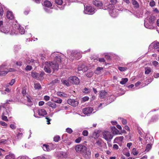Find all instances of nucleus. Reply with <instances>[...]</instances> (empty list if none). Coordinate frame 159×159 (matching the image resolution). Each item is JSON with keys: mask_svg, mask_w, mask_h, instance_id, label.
I'll list each match as a JSON object with an SVG mask.
<instances>
[{"mask_svg": "<svg viewBox=\"0 0 159 159\" xmlns=\"http://www.w3.org/2000/svg\"><path fill=\"white\" fill-rule=\"evenodd\" d=\"M84 67V66H79L78 67V69L79 71L83 70V67Z\"/></svg>", "mask_w": 159, "mask_h": 159, "instance_id": "obj_60", "label": "nucleus"}, {"mask_svg": "<svg viewBox=\"0 0 159 159\" xmlns=\"http://www.w3.org/2000/svg\"><path fill=\"white\" fill-rule=\"evenodd\" d=\"M68 80L70 83L75 84H78L80 82L79 79L75 76L69 77Z\"/></svg>", "mask_w": 159, "mask_h": 159, "instance_id": "obj_10", "label": "nucleus"}, {"mask_svg": "<svg viewBox=\"0 0 159 159\" xmlns=\"http://www.w3.org/2000/svg\"><path fill=\"white\" fill-rule=\"evenodd\" d=\"M18 159H26V157L25 156H21L18 157Z\"/></svg>", "mask_w": 159, "mask_h": 159, "instance_id": "obj_64", "label": "nucleus"}, {"mask_svg": "<svg viewBox=\"0 0 159 159\" xmlns=\"http://www.w3.org/2000/svg\"><path fill=\"white\" fill-rule=\"evenodd\" d=\"M99 96L101 99H105L108 96L107 93L104 90H101L100 92Z\"/></svg>", "mask_w": 159, "mask_h": 159, "instance_id": "obj_15", "label": "nucleus"}, {"mask_svg": "<svg viewBox=\"0 0 159 159\" xmlns=\"http://www.w3.org/2000/svg\"><path fill=\"white\" fill-rule=\"evenodd\" d=\"M5 65H2L0 66V76H4L8 72H12L15 71L13 68L7 69L5 67Z\"/></svg>", "mask_w": 159, "mask_h": 159, "instance_id": "obj_4", "label": "nucleus"}, {"mask_svg": "<svg viewBox=\"0 0 159 159\" xmlns=\"http://www.w3.org/2000/svg\"><path fill=\"white\" fill-rule=\"evenodd\" d=\"M159 117L158 116H153L151 120V122H154L157 120Z\"/></svg>", "mask_w": 159, "mask_h": 159, "instance_id": "obj_37", "label": "nucleus"}, {"mask_svg": "<svg viewBox=\"0 0 159 159\" xmlns=\"http://www.w3.org/2000/svg\"><path fill=\"white\" fill-rule=\"evenodd\" d=\"M109 13L111 17L115 18L118 15L119 10L115 8L114 6L111 4H109L107 5Z\"/></svg>", "mask_w": 159, "mask_h": 159, "instance_id": "obj_2", "label": "nucleus"}, {"mask_svg": "<svg viewBox=\"0 0 159 159\" xmlns=\"http://www.w3.org/2000/svg\"><path fill=\"white\" fill-rule=\"evenodd\" d=\"M42 148L43 150L45 151H48L50 150L49 145L47 144H43L42 147Z\"/></svg>", "mask_w": 159, "mask_h": 159, "instance_id": "obj_30", "label": "nucleus"}, {"mask_svg": "<svg viewBox=\"0 0 159 159\" xmlns=\"http://www.w3.org/2000/svg\"><path fill=\"white\" fill-rule=\"evenodd\" d=\"M111 2L112 3L111 5L114 6V5L117 2V0H111Z\"/></svg>", "mask_w": 159, "mask_h": 159, "instance_id": "obj_55", "label": "nucleus"}, {"mask_svg": "<svg viewBox=\"0 0 159 159\" xmlns=\"http://www.w3.org/2000/svg\"><path fill=\"white\" fill-rule=\"evenodd\" d=\"M138 152L136 151L135 148H134L132 149L131 153L134 155H137L138 154Z\"/></svg>", "mask_w": 159, "mask_h": 159, "instance_id": "obj_36", "label": "nucleus"}, {"mask_svg": "<svg viewBox=\"0 0 159 159\" xmlns=\"http://www.w3.org/2000/svg\"><path fill=\"white\" fill-rule=\"evenodd\" d=\"M93 75V73L92 72H90L86 74V75L88 77H91Z\"/></svg>", "mask_w": 159, "mask_h": 159, "instance_id": "obj_44", "label": "nucleus"}, {"mask_svg": "<svg viewBox=\"0 0 159 159\" xmlns=\"http://www.w3.org/2000/svg\"><path fill=\"white\" fill-rule=\"evenodd\" d=\"M22 63L21 61H19L16 62V64L17 66H20L22 65Z\"/></svg>", "mask_w": 159, "mask_h": 159, "instance_id": "obj_57", "label": "nucleus"}, {"mask_svg": "<svg viewBox=\"0 0 159 159\" xmlns=\"http://www.w3.org/2000/svg\"><path fill=\"white\" fill-rule=\"evenodd\" d=\"M15 156L14 154L10 153L5 157V159H15Z\"/></svg>", "mask_w": 159, "mask_h": 159, "instance_id": "obj_24", "label": "nucleus"}, {"mask_svg": "<svg viewBox=\"0 0 159 159\" xmlns=\"http://www.w3.org/2000/svg\"><path fill=\"white\" fill-rule=\"evenodd\" d=\"M89 99V98L88 97L85 96L82 98V101L84 102H86Z\"/></svg>", "mask_w": 159, "mask_h": 159, "instance_id": "obj_47", "label": "nucleus"}, {"mask_svg": "<svg viewBox=\"0 0 159 159\" xmlns=\"http://www.w3.org/2000/svg\"><path fill=\"white\" fill-rule=\"evenodd\" d=\"M81 140V138L80 137H79L78 138L75 139V142L77 143H79L80 142Z\"/></svg>", "mask_w": 159, "mask_h": 159, "instance_id": "obj_54", "label": "nucleus"}, {"mask_svg": "<svg viewBox=\"0 0 159 159\" xmlns=\"http://www.w3.org/2000/svg\"><path fill=\"white\" fill-rule=\"evenodd\" d=\"M6 141V139H1L0 140V144H2L4 143Z\"/></svg>", "mask_w": 159, "mask_h": 159, "instance_id": "obj_63", "label": "nucleus"}, {"mask_svg": "<svg viewBox=\"0 0 159 159\" xmlns=\"http://www.w3.org/2000/svg\"><path fill=\"white\" fill-rule=\"evenodd\" d=\"M44 75V73L43 72H41L40 74L37 73L35 72L31 73V76L32 77L38 80H43V75Z\"/></svg>", "mask_w": 159, "mask_h": 159, "instance_id": "obj_5", "label": "nucleus"}, {"mask_svg": "<svg viewBox=\"0 0 159 159\" xmlns=\"http://www.w3.org/2000/svg\"><path fill=\"white\" fill-rule=\"evenodd\" d=\"M68 103L73 107L77 106L79 104V102L77 100L74 99H68L67 101Z\"/></svg>", "mask_w": 159, "mask_h": 159, "instance_id": "obj_11", "label": "nucleus"}, {"mask_svg": "<svg viewBox=\"0 0 159 159\" xmlns=\"http://www.w3.org/2000/svg\"><path fill=\"white\" fill-rule=\"evenodd\" d=\"M54 102L58 103H61L62 102V100L61 99H57L54 101Z\"/></svg>", "mask_w": 159, "mask_h": 159, "instance_id": "obj_58", "label": "nucleus"}, {"mask_svg": "<svg viewBox=\"0 0 159 159\" xmlns=\"http://www.w3.org/2000/svg\"><path fill=\"white\" fill-rule=\"evenodd\" d=\"M131 2L132 4L134 7L136 8H139V4L138 2L135 0H132Z\"/></svg>", "mask_w": 159, "mask_h": 159, "instance_id": "obj_25", "label": "nucleus"}, {"mask_svg": "<svg viewBox=\"0 0 159 159\" xmlns=\"http://www.w3.org/2000/svg\"><path fill=\"white\" fill-rule=\"evenodd\" d=\"M61 81L63 84L67 87L70 86V84L69 82V81L68 80H61Z\"/></svg>", "mask_w": 159, "mask_h": 159, "instance_id": "obj_27", "label": "nucleus"}, {"mask_svg": "<svg viewBox=\"0 0 159 159\" xmlns=\"http://www.w3.org/2000/svg\"><path fill=\"white\" fill-rule=\"evenodd\" d=\"M83 156L86 159H89L91 157V152L89 149H87L85 150V151L82 154Z\"/></svg>", "mask_w": 159, "mask_h": 159, "instance_id": "obj_9", "label": "nucleus"}, {"mask_svg": "<svg viewBox=\"0 0 159 159\" xmlns=\"http://www.w3.org/2000/svg\"><path fill=\"white\" fill-rule=\"evenodd\" d=\"M7 16L8 19L12 20L14 18V16L12 12L7 11Z\"/></svg>", "mask_w": 159, "mask_h": 159, "instance_id": "obj_20", "label": "nucleus"}, {"mask_svg": "<svg viewBox=\"0 0 159 159\" xmlns=\"http://www.w3.org/2000/svg\"><path fill=\"white\" fill-rule=\"evenodd\" d=\"M103 138L107 141H110L113 138L111 133L108 131H105L102 133Z\"/></svg>", "mask_w": 159, "mask_h": 159, "instance_id": "obj_8", "label": "nucleus"}, {"mask_svg": "<svg viewBox=\"0 0 159 159\" xmlns=\"http://www.w3.org/2000/svg\"><path fill=\"white\" fill-rule=\"evenodd\" d=\"M84 13L88 14H93L95 12V9L91 6H84Z\"/></svg>", "mask_w": 159, "mask_h": 159, "instance_id": "obj_7", "label": "nucleus"}, {"mask_svg": "<svg viewBox=\"0 0 159 159\" xmlns=\"http://www.w3.org/2000/svg\"><path fill=\"white\" fill-rule=\"evenodd\" d=\"M31 98L30 96L28 95L26 96V98H25V99L27 100L28 102L27 105L28 106H31L33 104Z\"/></svg>", "mask_w": 159, "mask_h": 159, "instance_id": "obj_19", "label": "nucleus"}, {"mask_svg": "<svg viewBox=\"0 0 159 159\" xmlns=\"http://www.w3.org/2000/svg\"><path fill=\"white\" fill-rule=\"evenodd\" d=\"M34 87L35 89H39L41 88V86L39 83L34 84Z\"/></svg>", "mask_w": 159, "mask_h": 159, "instance_id": "obj_33", "label": "nucleus"}, {"mask_svg": "<svg viewBox=\"0 0 159 159\" xmlns=\"http://www.w3.org/2000/svg\"><path fill=\"white\" fill-rule=\"evenodd\" d=\"M112 130L113 132V134H119V131L115 127H112Z\"/></svg>", "mask_w": 159, "mask_h": 159, "instance_id": "obj_31", "label": "nucleus"}, {"mask_svg": "<svg viewBox=\"0 0 159 159\" xmlns=\"http://www.w3.org/2000/svg\"><path fill=\"white\" fill-rule=\"evenodd\" d=\"M159 48V42H154L152 43L149 46V49L150 50L154 48L157 49Z\"/></svg>", "mask_w": 159, "mask_h": 159, "instance_id": "obj_14", "label": "nucleus"}, {"mask_svg": "<svg viewBox=\"0 0 159 159\" xmlns=\"http://www.w3.org/2000/svg\"><path fill=\"white\" fill-rule=\"evenodd\" d=\"M115 98V97L113 95H111L110 96L109 98V99L111 100V101L110 102H111L113 101L114 100V98Z\"/></svg>", "mask_w": 159, "mask_h": 159, "instance_id": "obj_48", "label": "nucleus"}, {"mask_svg": "<svg viewBox=\"0 0 159 159\" xmlns=\"http://www.w3.org/2000/svg\"><path fill=\"white\" fill-rule=\"evenodd\" d=\"M103 69L102 67H97L96 70L94 72L96 74H99L100 73V70Z\"/></svg>", "mask_w": 159, "mask_h": 159, "instance_id": "obj_34", "label": "nucleus"}, {"mask_svg": "<svg viewBox=\"0 0 159 159\" xmlns=\"http://www.w3.org/2000/svg\"><path fill=\"white\" fill-rule=\"evenodd\" d=\"M2 119L3 120L5 121H8V120L7 119V117L5 116H2Z\"/></svg>", "mask_w": 159, "mask_h": 159, "instance_id": "obj_59", "label": "nucleus"}, {"mask_svg": "<svg viewBox=\"0 0 159 159\" xmlns=\"http://www.w3.org/2000/svg\"><path fill=\"white\" fill-rule=\"evenodd\" d=\"M93 4L95 6L100 8L102 6V2L100 1H95L93 2Z\"/></svg>", "mask_w": 159, "mask_h": 159, "instance_id": "obj_16", "label": "nucleus"}, {"mask_svg": "<svg viewBox=\"0 0 159 159\" xmlns=\"http://www.w3.org/2000/svg\"><path fill=\"white\" fill-rule=\"evenodd\" d=\"M113 148L114 150H118L119 148L118 145L116 144H114L113 145Z\"/></svg>", "mask_w": 159, "mask_h": 159, "instance_id": "obj_51", "label": "nucleus"}, {"mask_svg": "<svg viewBox=\"0 0 159 159\" xmlns=\"http://www.w3.org/2000/svg\"><path fill=\"white\" fill-rule=\"evenodd\" d=\"M10 127L12 129H15L16 128V126L13 124H11L10 125Z\"/></svg>", "mask_w": 159, "mask_h": 159, "instance_id": "obj_61", "label": "nucleus"}, {"mask_svg": "<svg viewBox=\"0 0 159 159\" xmlns=\"http://www.w3.org/2000/svg\"><path fill=\"white\" fill-rule=\"evenodd\" d=\"M93 111L92 107H87L83 109L82 111L84 114L87 115L91 113Z\"/></svg>", "mask_w": 159, "mask_h": 159, "instance_id": "obj_13", "label": "nucleus"}, {"mask_svg": "<svg viewBox=\"0 0 159 159\" xmlns=\"http://www.w3.org/2000/svg\"><path fill=\"white\" fill-rule=\"evenodd\" d=\"M86 147L82 144H78L75 146V149L76 151L78 153H80L82 154L85 151L86 149Z\"/></svg>", "mask_w": 159, "mask_h": 159, "instance_id": "obj_6", "label": "nucleus"}, {"mask_svg": "<svg viewBox=\"0 0 159 159\" xmlns=\"http://www.w3.org/2000/svg\"><path fill=\"white\" fill-rule=\"evenodd\" d=\"M44 99L46 101H48L50 99V97L49 96H45L44 97Z\"/></svg>", "mask_w": 159, "mask_h": 159, "instance_id": "obj_62", "label": "nucleus"}, {"mask_svg": "<svg viewBox=\"0 0 159 159\" xmlns=\"http://www.w3.org/2000/svg\"><path fill=\"white\" fill-rule=\"evenodd\" d=\"M128 80V79L127 78H122L120 82V83L122 85L125 84Z\"/></svg>", "mask_w": 159, "mask_h": 159, "instance_id": "obj_32", "label": "nucleus"}, {"mask_svg": "<svg viewBox=\"0 0 159 159\" xmlns=\"http://www.w3.org/2000/svg\"><path fill=\"white\" fill-rule=\"evenodd\" d=\"M88 134V132L87 130H84L82 132V134L84 136H87Z\"/></svg>", "mask_w": 159, "mask_h": 159, "instance_id": "obj_46", "label": "nucleus"}, {"mask_svg": "<svg viewBox=\"0 0 159 159\" xmlns=\"http://www.w3.org/2000/svg\"><path fill=\"white\" fill-rule=\"evenodd\" d=\"M90 91V89L86 88H85L83 91V93H89Z\"/></svg>", "mask_w": 159, "mask_h": 159, "instance_id": "obj_39", "label": "nucleus"}, {"mask_svg": "<svg viewBox=\"0 0 159 159\" xmlns=\"http://www.w3.org/2000/svg\"><path fill=\"white\" fill-rule=\"evenodd\" d=\"M58 157L60 158H65L66 157V155L65 152H61L58 154Z\"/></svg>", "mask_w": 159, "mask_h": 159, "instance_id": "obj_22", "label": "nucleus"}, {"mask_svg": "<svg viewBox=\"0 0 159 159\" xmlns=\"http://www.w3.org/2000/svg\"><path fill=\"white\" fill-rule=\"evenodd\" d=\"M32 67L31 66L27 65L26 68L25 70H31Z\"/></svg>", "mask_w": 159, "mask_h": 159, "instance_id": "obj_50", "label": "nucleus"}, {"mask_svg": "<svg viewBox=\"0 0 159 159\" xmlns=\"http://www.w3.org/2000/svg\"><path fill=\"white\" fill-rule=\"evenodd\" d=\"M155 2L153 0H152L149 3V6L152 7L155 6Z\"/></svg>", "mask_w": 159, "mask_h": 159, "instance_id": "obj_38", "label": "nucleus"}, {"mask_svg": "<svg viewBox=\"0 0 159 159\" xmlns=\"http://www.w3.org/2000/svg\"><path fill=\"white\" fill-rule=\"evenodd\" d=\"M66 131L67 133L70 134L73 132V130L69 128H67L66 129Z\"/></svg>", "mask_w": 159, "mask_h": 159, "instance_id": "obj_43", "label": "nucleus"}, {"mask_svg": "<svg viewBox=\"0 0 159 159\" xmlns=\"http://www.w3.org/2000/svg\"><path fill=\"white\" fill-rule=\"evenodd\" d=\"M18 30L19 32V33L21 34H24V33L25 32V30H24V29L23 28L20 26V27H19V28H18Z\"/></svg>", "mask_w": 159, "mask_h": 159, "instance_id": "obj_35", "label": "nucleus"}, {"mask_svg": "<svg viewBox=\"0 0 159 159\" xmlns=\"http://www.w3.org/2000/svg\"><path fill=\"white\" fill-rule=\"evenodd\" d=\"M124 137L123 136H120L116 137L114 140V143H118L120 146L122 145V142Z\"/></svg>", "mask_w": 159, "mask_h": 159, "instance_id": "obj_12", "label": "nucleus"}, {"mask_svg": "<svg viewBox=\"0 0 159 159\" xmlns=\"http://www.w3.org/2000/svg\"><path fill=\"white\" fill-rule=\"evenodd\" d=\"M152 70V69L150 67H145V73L146 74H148Z\"/></svg>", "mask_w": 159, "mask_h": 159, "instance_id": "obj_29", "label": "nucleus"}, {"mask_svg": "<svg viewBox=\"0 0 159 159\" xmlns=\"http://www.w3.org/2000/svg\"><path fill=\"white\" fill-rule=\"evenodd\" d=\"M15 79H13L11 80V82L9 83V84L10 85L12 86L15 83Z\"/></svg>", "mask_w": 159, "mask_h": 159, "instance_id": "obj_52", "label": "nucleus"}, {"mask_svg": "<svg viewBox=\"0 0 159 159\" xmlns=\"http://www.w3.org/2000/svg\"><path fill=\"white\" fill-rule=\"evenodd\" d=\"M155 19L156 18L154 16H151L149 17L147 19L148 20L150 24L153 25V24L154 23V21Z\"/></svg>", "mask_w": 159, "mask_h": 159, "instance_id": "obj_18", "label": "nucleus"}, {"mask_svg": "<svg viewBox=\"0 0 159 159\" xmlns=\"http://www.w3.org/2000/svg\"><path fill=\"white\" fill-rule=\"evenodd\" d=\"M55 2L56 4L59 5H61L63 2L62 0H55Z\"/></svg>", "mask_w": 159, "mask_h": 159, "instance_id": "obj_45", "label": "nucleus"}, {"mask_svg": "<svg viewBox=\"0 0 159 159\" xmlns=\"http://www.w3.org/2000/svg\"><path fill=\"white\" fill-rule=\"evenodd\" d=\"M144 24V26L146 28L150 29H153L154 28V27L153 25L147 23L146 22L145 20Z\"/></svg>", "mask_w": 159, "mask_h": 159, "instance_id": "obj_21", "label": "nucleus"}, {"mask_svg": "<svg viewBox=\"0 0 159 159\" xmlns=\"http://www.w3.org/2000/svg\"><path fill=\"white\" fill-rule=\"evenodd\" d=\"M10 30L9 29H6L5 27H3L0 28V31L2 32L5 34H7L9 32Z\"/></svg>", "mask_w": 159, "mask_h": 159, "instance_id": "obj_23", "label": "nucleus"}, {"mask_svg": "<svg viewBox=\"0 0 159 159\" xmlns=\"http://www.w3.org/2000/svg\"><path fill=\"white\" fill-rule=\"evenodd\" d=\"M63 56L62 54L57 52L52 53L51 55V57L53 59V61L43 62L42 68H43L46 72L48 73H51L52 70L54 72L58 70L59 64L61 62V58Z\"/></svg>", "mask_w": 159, "mask_h": 159, "instance_id": "obj_1", "label": "nucleus"}, {"mask_svg": "<svg viewBox=\"0 0 159 159\" xmlns=\"http://www.w3.org/2000/svg\"><path fill=\"white\" fill-rule=\"evenodd\" d=\"M152 64L154 66H156L158 64V63L157 61H153L152 62Z\"/></svg>", "mask_w": 159, "mask_h": 159, "instance_id": "obj_56", "label": "nucleus"}, {"mask_svg": "<svg viewBox=\"0 0 159 159\" xmlns=\"http://www.w3.org/2000/svg\"><path fill=\"white\" fill-rule=\"evenodd\" d=\"M102 141L101 140H98L96 142V143L99 146H100L102 143Z\"/></svg>", "mask_w": 159, "mask_h": 159, "instance_id": "obj_49", "label": "nucleus"}, {"mask_svg": "<svg viewBox=\"0 0 159 159\" xmlns=\"http://www.w3.org/2000/svg\"><path fill=\"white\" fill-rule=\"evenodd\" d=\"M44 10L48 12H52L51 9V8H48L47 7L44 8Z\"/></svg>", "mask_w": 159, "mask_h": 159, "instance_id": "obj_53", "label": "nucleus"}, {"mask_svg": "<svg viewBox=\"0 0 159 159\" xmlns=\"http://www.w3.org/2000/svg\"><path fill=\"white\" fill-rule=\"evenodd\" d=\"M67 54L69 58L72 60L75 59H78L81 57L80 53L77 51H68Z\"/></svg>", "mask_w": 159, "mask_h": 159, "instance_id": "obj_3", "label": "nucleus"}, {"mask_svg": "<svg viewBox=\"0 0 159 159\" xmlns=\"http://www.w3.org/2000/svg\"><path fill=\"white\" fill-rule=\"evenodd\" d=\"M151 145L150 144H148L147 145L145 151H146L147 152H148L151 149Z\"/></svg>", "mask_w": 159, "mask_h": 159, "instance_id": "obj_40", "label": "nucleus"}, {"mask_svg": "<svg viewBox=\"0 0 159 159\" xmlns=\"http://www.w3.org/2000/svg\"><path fill=\"white\" fill-rule=\"evenodd\" d=\"M47 105L50 106L52 108L54 109L56 107V105L54 103H52L51 102H49L47 103Z\"/></svg>", "mask_w": 159, "mask_h": 159, "instance_id": "obj_28", "label": "nucleus"}, {"mask_svg": "<svg viewBox=\"0 0 159 159\" xmlns=\"http://www.w3.org/2000/svg\"><path fill=\"white\" fill-rule=\"evenodd\" d=\"M43 3L44 6L48 7H50L52 6V4L51 2L48 0L45 1Z\"/></svg>", "mask_w": 159, "mask_h": 159, "instance_id": "obj_26", "label": "nucleus"}, {"mask_svg": "<svg viewBox=\"0 0 159 159\" xmlns=\"http://www.w3.org/2000/svg\"><path fill=\"white\" fill-rule=\"evenodd\" d=\"M38 113L39 116H44L47 114L46 111L43 109L38 110Z\"/></svg>", "mask_w": 159, "mask_h": 159, "instance_id": "obj_17", "label": "nucleus"}, {"mask_svg": "<svg viewBox=\"0 0 159 159\" xmlns=\"http://www.w3.org/2000/svg\"><path fill=\"white\" fill-rule=\"evenodd\" d=\"M60 138V137L58 135H56L54 138V141L55 142H58Z\"/></svg>", "mask_w": 159, "mask_h": 159, "instance_id": "obj_41", "label": "nucleus"}, {"mask_svg": "<svg viewBox=\"0 0 159 159\" xmlns=\"http://www.w3.org/2000/svg\"><path fill=\"white\" fill-rule=\"evenodd\" d=\"M118 69L121 71H123L126 70L127 68L125 67H119Z\"/></svg>", "mask_w": 159, "mask_h": 159, "instance_id": "obj_42", "label": "nucleus"}]
</instances>
